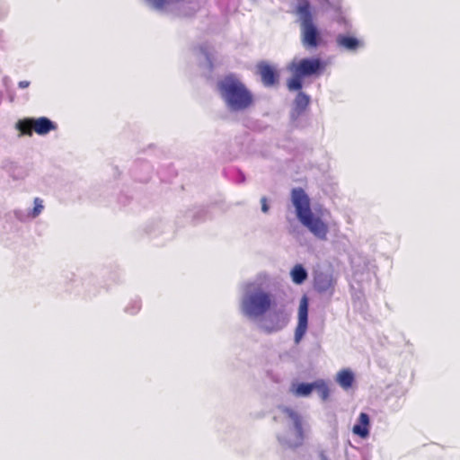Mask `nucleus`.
Here are the masks:
<instances>
[{
    "label": "nucleus",
    "mask_w": 460,
    "mask_h": 460,
    "mask_svg": "<svg viewBox=\"0 0 460 460\" xmlns=\"http://www.w3.org/2000/svg\"><path fill=\"white\" fill-rule=\"evenodd\" d=\"M217 89L231 111H244L253 104V94L234 74H229L219 80Z\"/></svg>",
    "instance_id": "obj_1"
},
{
    "label": "nucleus",
    "mask_w": 460,
    "mask_h": 460,
    "mask_svg": "<svg viewBox=\"0 0 460 460\" xmlns=\"http://www.w3.org/2000/svg\"><path fill=\"white\" fill-rule=\"evenodd\" d=\"M291 201L300 223L317 239L326 240L329 233L328 224L320 217L314 216L310 208V199L302 188L291 190Z\"/></svg>",
    "instance_id": "obj_2"
},
{
    "label": "nucleus",
    "mask_w": 460,
    "mask_h": 460,
    "mask_svg": "<svg viewBox=\"0 0 460 460\" xmlns=\"http://www.w3.org/2000/svg\"><path fill=\"white\" fill-rule=\"evenodd\" d=\"M326 64L320 58H305L292 60L287 66L292 77L287 82L288 89L291 92L300 91L303 87L302 79L322 74Z\"/></svg>",
    "instance_id": "obj_3"
},
{
    "label": "nucleus",
    "mask_w": 460,
    "mask_h": 460,
    "mask_svg": "<svg viewBox=\"0 0 460 460\" xmlns=\"http://www.w3.org/2000/svg\"><path fill=\"white\" fill-rule=\"evenodd\" d=\"M276 305L275 296L261 288H256L246 293L242 300L243 313L249 317H260L268 313Z\"/></svg>",
    "instance_id": "obj_4"
},
{
    "label": "nucleus",
    "mask_w": 460,
    "mask_h": 460,
    "mask_svg": "<svg viewBox=\"0 0 460 460\" xmlns=\"http://www.w3.org/2000/svg\"><path fill=\"white\" fill-rule=\"evenodd\" d=\"M296 13L300 18L301 40L303 45L309 49L317 48L321 43L322 37L314 23L309 2L305 0L301 2L296 8Z\"/></svg>",
    "instance_id": "obj_5"
},
{
    "label": "nucleus",
    "mask_w": 460,
    "mask_h": 460,
    "mask_svg": "<svg viewBox=\"0 0 460 460\" xmlns=\"http://www.w3.org/2000/svg\"><path fill=\"white\" fill-rule=\"evenodd\" d=\"M16 128L22 135L31 136L33 132L38 135H46L57 128V125L46 117L38 119L25 118L16 123Z\"/></svg>",
    "instance_id": "obj_6"
},
{
    "label": "nucleus",
    "mask_w": 460,
    "mask_h": 460,
    "mask_svg": "<svg viewBox=\"0 0 460 460\" xmlns=\"http://www.w3.org/2000/svg\"><path fill=\"white\" fill-rule=\"evenodd\" d=\"M308 306L309 300L305 295L302 296L299 302L298 313H297V324L295 330V343L298 344L303 337L305 336L308 328Z\"/></svg>",
    "instance_id": "obj_7"
},
{
    "label": "nucleus",
    "mask_w": 460,
    "mask_h": 460,
    "mask_svg": "<svg viewBox=\"0 0 460 460\" xmlns=\"http://www.w3.org/2000/svg\"><path fill=\"white\" fill-rule=\"evenodd\" d=\"M256 67L264 86L272 87L279 84V73L274 66L268 62L261 61L257 64Z\"/></svg>",
    "instance_id": "obj_8"
},
{
    "label": "nucleus",
    "mask_w": 460,
    "mask_h": 460,
    "mask_svg": "<svg viewBox=\"0 0 460 460\" xmlns=\"http://www.w3.org/2000/svg\"><path fill=\"white\" fill-rule=\"evenodd\" d=\"M370 419L366 412H361L358 416V423L352 428V432L361 438H367L369 436Z\"/></svg>",
    "instance_id": "obj_9"
},
{
    "label": "nucleus",
    "mask_w": 460,
    "mask_h": 460,
    "mask_svg": "<svg viewBox=\"0 0 460 460\" xmlns=\"http://www.w3.org/2000/svg\"><path fill=\"white\" fill-rule=\"evenodd\" d=\"M355 377L352 371L349 368L341 369L336 376V382L344 389L348 390L352 387Z\"/></svg>",
    "instance_id": "obj_10"
},
{
    "label": "nucleus",
    "mask_w": 460,
    "mask_h": 460,
    "mask_svg": "<svg viewBox=\"0 0 460 460\" xmlns=\"http://www.w3.org/2000/svg\"><path fill=\"white\" fill-rule=\"evenodd\" d=\"M283 411L288 415V417L293 421L295 429L296 431V434L298 438L303 440L304 439V429H303V422L300 415L293 411L290 408H284Z\"/></svg>",
    "instance_id": "obj_11"
},
{
    "label": "nucleus",
    "mask_w": 460,
    "mask_h": 460,
    "mask_svg": "<svg viewBox=\"0 0 460 460\" xmlns=\"http://www.w3.org/2000/svg\"><path fill=\"white\" fill-rule=\"evenodd\" d=\"M315 288L319 293L330 292L334 290V281L331 277L321 276L315 280Z\"/></svg>",
    "instance_id": "obj_12"
},
{
    "label": "nucleus",
    "mask_w": 460,
    "mask_h": 460,
    "mask_svg": "<svg viewBox=\"0 0 460 460\" xmlns=\"http://www.w3.org/2000/svg\"><path fill=\"white\" fill-rule=\"evenodd\" d=\"M336 41L338 46L349 50H355L359 45V41L356 38L343 34L338 35Z\"/></svg>",
    "instance_id": "obj_13"
},
{
    "label": "nucleus",
    "mask_w": 460,
    "mask_h": 460,
    "mask_svg": "<svg viewBox=\"0 0 460 460\" xmlns=\"http://www.w3.org/2000/svg\"><path fill=\"white\" fill-rule=\"evenodd\" d=\"M292 281L300 285L307 279V272L301 264H296L290 272Z\"/></svg>",
    "instance_id": "obj_14"
},
{
    "label": "nucleus",
    "mask_w": 460,
    "mask_h": 460,
    "mask_svg": "<svg viewBox=\"0 0 460 460\" xmlns=\"http://www.w3.org/2000/svg\"><path fill=\"white\" fill-rule=\"evenodd\" d=\"M313 390H314V382L311 384L300 383L292 389V392L296 396L305 397L308 396L313 392Z\"/></svg>",
    "instance_id": "obj_15"
},
{
    "label": "nucleus",
    "mask_w": 460,
    "mask_h": 460,
    "mask_svg": "<svg viewBox=\"0 0 460 460\" xmlns=\"http://www.w3.org/2000/svg\"><path fill=\"white\" fill-rule=\"evenodd\" d=\"M314 390L317 391L323 401H327L330 396V388L325 381L320 379L314 382Z\"/></svg>",
    "instance_id": "obj_16"
},
{
    "label": "nucleus",
    "mask_w": 460,
    "mask_h": 460,
    "mask_svg": "<svg viewBox=\"0 0 460 460\" xmlns=\"http://www.w3.org/2000/svg\"><path fill=\"white\" fill-rule=\"evenodd\" d=\"M310 103V97L303 93L299 92L295 99L296 108L299 111H305Z\"/></svg>",
    "instance_id": "obj_17"
},
{
    "label": "nucleus",
    "mask_w": 460,
    "mask_h": 460,
    "mask_svg": "<svg viewBox=\"0 0 460 460\" xmlns=\"http://www.w3.org/2000/svg\"><path fill=\"white\" fill-rule=\"evenodd\" d=\"M43 208H44V207L42 205V200L40 198H35L34 199V208H33L32 214H31L32 217H38L41 213Z\"/></svg>",
    "instance_id": "obj_18"
},
{
    "label": "nucleus",
    "mask_w": 460,
    "mask_h": 460,
    "mask_svg": "<svg viewBox=\"0 0 460 460\" xmlns=\"http://www.w3.org/2000/svg\"><path fill=\"white\" fill-rule=\"evenodd\" d=\"M154 7L161 9L165 4V0H147Z\"/></svg>",
    "instance_id": "obj_19"
},
{
    "label": "nucleus",
    "mask_w": 460,
    "mask_h": 460,
    "mask_svg": "<svg viewBox=\"0 0 460 460\" xmlns=\"http://www.w3.org/2000/svg\"><path fill=\"white\" fill-rule=\"evenodd\" d=\"M261 210H262V212L267 213L269 211V209H270V207L268 205V200H267L266 197H262L261 199Z\"/></svg>",
    "instance_id": "obj_20"
},
{
    "label": "nucleus",
    "mask_w": 460,
    "mask_h": 460,
    "mask_svg": "<svg viewBox=\"0 0 460 460\" xmlns=\"http://www.w3.org/2000/svg\"><path fill=\"white\" fill-rule=\"evenodd\" d=\"M285 325V323L281 324V325H278L276 327H267L266 328V331L268 332H277V331H279L280 329L283 328V326Z\"/></svg>",
    "instance_id": "obj_21"
},
{
    "label": "nucleus",
    "mask_w": 460,
    "mask_h": 460,
    "mask_svg": "<svg viewBox=\"0 0 460 460\" xmlns=\"http://www.w3.org/2000/svg\"><path fill=\"white\" fill-rule=\"evenodd\" d=\"M20 88H27L30 85L29 81H20L18 84Z\"/></svg>",
    "instance_id": "obj_22"
}]
</instances>
